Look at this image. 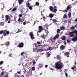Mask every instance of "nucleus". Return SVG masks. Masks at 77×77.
I'll use <instances>...</instances> for the list:
<instances>
[{"label":"nucleus","mask_w":77,"mask_h":77,"mask_svg":"<svg viewBox=\"0 0 77 77\" xmlns=\"http://www.w3.org/2000/svg\"><path fill=\"white\" fill-rule=\"evenodd\" d=\"M63 12H68V10H67V9H66V10H64L63 11Z\"/></svg>","instance_id":"79ce46f5"},{"label":"nucleus","mask_w":77,"mask_h":77,"mask_svg":"<svg viewBox=\"0 0 77 77\" xmlns=\"http://www.w3.org/2000/svg\"><path fill=\"white\" fill-rule=\"evenodd\" d=\"M56 57H57V59H58V60H60V59H61L60 56L59 55H57V56Z\"/></svg>","instance_id":"dca6fc26"},{"label":"nucleus","mask_w":77,"mask_h":77,"mask_svg":"<svg viewBox=\"0 0 77 77\" xmlns=\"http://www.w3.org/2000/svg\"><path fill=\"white\" fill-rule=\"evenodd\" d=\"M3 63V61H1L0 62V65H2Z\"/></svg>","instance_id":"a19ab883"},{"label":"nucleus","mask_w":77,"mask_h":77,"mask_svg":"<svg viewBox=\"0 0 77 77\" xmlns=\"http://www.w3.org/2000/svg\"><path fill=\"white\" fill-rule=\"evenodd\" d=\"M30 36V38L32 39H34V37H33V34L32 32H31L30 34H29Z\"/></svg>","instance_id":"0eeeda50"},{"label":"nucleus","mask_w":77,"mask_h":77,"mask_svg":"<svg viewBox=\"0 0 77 77\" xmlns=\"http://www.w3.org/2000/svg\"><path fill=\"white\" fill-rule=\"evenodd\" d=\"M50 56V54L48 53L47 54V57H49Z\"/></svg>","instance_id":"c03bdc74"},{"label":"nucleus","mask_w":77,"mask_h":77,"mask_svg":"<svg viewBox=\"0 0 77 77\" xmlns=\"http://www.w3.org/2000/svg\"><path fill=\"white\" fill-rule=\"evenodd\" d=\"M48 25H45V26H44V27H47V26H48Z\"/></svg>","instance_id":"0e129e2a"},{"label":"nucleus","mask_w":77,"mask_h":77,"mask_svg":"<svg viewBox=\"0 0 77 77\" xmlns=\"http://www.w3.org/2000/svg\"><path fill=\"white\" fill-rule=\"evenodd\" d=\"M6 34H7V35H9V31H7Z\"/></svg>","instance_id":"ea45409f"},{"label":"nucleus","mask_w":77,"mask_h":77,"mask_svg":"<svg viewBox=\"0 0 77 77\" xmlns=\"http://www.w3.org/2000/svg\"><path fill=\"white\" fill-rule=\"evenodd\" d=\"M32 8H33V7L32 6H30L28 8H29V9H30V10H32V9H33Z\"/></svg>","instance_id":"2f4dec72"},{"label":"nucleus","mask_w":77,"mask_h":77,"mask_svg":"<svg viewBox=\"0 0 77 77\" xmlns=\"http://www.w3.org/2000/svg\"><path fill=\"white\" fill-rule=\"evenodd\" d=\"M26 7L27 8H29L30 6V4L29 3V2H28L26 3Z\"/></svg>","instance_id":"f3484780"},{"label":"nucleus","mask_w":77,"mask_h":77,"mask_svg":"<svg viewBox=\"0 0 77 77\" xmlns=\"http://www.w3.org/2000/svg\"><path fill=\"white\" fill-rule=\"evenodd\" d=\"M59 34L56 35L54 37L53 39L54 40H56V38H59Z\"/></svg>","instance_id":"9d476101"},{"label":"nucleus","mask_w":77,"mask_h":77,"mask_svg":"<svg viewBox=\"0 0 77 77\" xmlns=\"http://www.w3.org/2000/svg\"><path fill=\"white\" fill-rule=\"evenodd\" d=\"M53 49V48L48 47L47 48L48 50H52Z\"/></svg>","instance_id":"393cba45"},{"label":"nucleus","mask_w":77,"mask_h":77,"mask_svg":"<svg viewBox=\"0 0 77 77\" xmlns=\"http://www.w3.org/2000/svg\"><path fill=\"white\" fill-rule=\"evenodd\" d=\"M17 73H18V74H21V72L18 71L17 72Z\"/></svg>","instance_id":"680f3d73"},{"label":"nucleus","mask_w":77,"mask_h":77,"mask_svg":"<svg viewBox=\"0 0 77 77\" xmlns=\"http://www.w3.org/2000/svg\"><path fill=\"white\" fill-rule=\"evenodd\" d=\"M64 45H66V42L64 41Z\"/></svg>","instance_id":"603ef678"},{"label":"nucleus","mask_w":77,"mask_h":77,"mask_svg":"<svg viewBox=\"0 0 77 77\" xmlns=\"http://www.w3.org/2000/svg\"><path fill=\"white\" fill-rule=\"evenodd\" d=\"M74 63H75V65H76V64H77V63L76 62V61H75Z\"/></svg>","instance_id":"338daca9"},{"label":"nucleus","mask_w":77,"mask_h":77,"mask_svg":"<svg viewBox=\"0 0 77 77\" xmlns=\"http://www.w3.org/2000/svg\"><path fill=\"white\" fill-rule=\"evenodd\" d=\"M67 42L68 44H69V43H70V42H71V40H70L69 39H67Z\"/></svg>","instance_id":"bb28decb"},{"label":"nucleus","mask_w":77,"mask_h":77,"mask_svg":"<svg viewBox=\"0 0 77 77\" xmlns=\"http://www.w3.org/2000/svg\"><path fill=\"white\" fill-rule=\"evenodd\" d=\"M49 17H50V18H51L50 20H51V18L54 17V14H50L49 15Z\"/></svg>","instance_id":"9b49d317"},{"label":"nucleus","mask_w":77,"mask_h":77,"mask_svg":"<svg viewBox=\"0 0 77 77\" xmlns=\"http://www.w3.org/2000/svg\"><path fill=\"white\" fill-rule=\"evenodd\" d=\"M2 33H3V30H1L0 31V34L2 35Z\"/></svg>","instance_id":"e433bc0d"},{"label":"nucleus","mask_w":77,"mask_h":77,"mask_svg":"<svg viewBox=\"0 0 77 77\" xmlns=\"http://www.w3.org/2000/svg\"><path fill=\"white\" fill-rule=\"evenodd\" d=\"M10 42L9 41L5 42V45H6V46H9L10 45Z\"/></svg>","instance_id":"1a4fd4ad"},{"label":"nucleus","mask_w":77,"mask_h":77,"mask_svg":"<svg viewBox=\"0 0 77 77\" xmlns=\"http://www.w3.org/2000/svg\"><path fill=\"white\" fill-rule=\"evenodd\" d=\"M68 17L69 18H71V13L69 14Z\"/></svg>","instance_id":"c85d7f7f"},{"label":"nucleus","mask_w":77,"mask_h":77,"mask_svg":"<svg viewBox=\"0 0 77 77\" xmlns=\"http://www.w3.org/2000/svg\"><path fill=\"white\" fill-rule=\"evenodd\" d=\"M64 23H67V20H64Z\"/></svg>","instance_id":"774afa93"},{"label":"nucleus","mask_w":77,"mask_h":77,"mask_svg":"<svg viewBox=\"0 0 77 77\" xmlns=\"http://www.w3.org/2000/svg\"><path fill=\"white\" fill-rule=\"evenodd\" d=\"M74 29H75V27H74V26H72L71 27V29H72V30H74Z\"/></svg>","instance_id":"37998d69"},{"label":"nucleus","mask_w":77,"mask_h":77,"mask_svg":"<svg viewBox=\"0 0 77 77\" xmlns=\"http://www.w3.org/2000/svg\"><path fill=\"white\" fill-rule=\"evenodd\" d=\"M31 69L32 70V71H34V70H35V67H32V68Z\"/></svg>","instance_id":"f704fd0d"},{"label":"nucleus","mask_w":77,"mask_h":77,"mask_svg":"<svg viewBox=\"0 0 77 77\" xmlns=\"http://www.w3.org/2000/svg\"><path fill=\"white\" fill-rule=\"evenodd\" d=\"M39 3L38 2H35V6H39Z\"/></svg>","instance_id":"5701e85b"},{"label":"nucleus","mask_w":77,"mask_h":77,"mask_svg":"<svg viewBox=\"0 0 77 77\" xmlns=\"http://www.w3.org/2000/svg\"><path fill=\"white\" fill-rule=\"evenodd\" d=\"M5 21H8V20L9 19V15H6L5 16Z\"/></svg>","instance_id":"6e6552de"},{"label":"nucleus","mask_w":77,"mask_h":77,"mask_svg":"<svg viewBox=\"0 0 77 77\" xmlns=\"http://www.w3.org/2000/svg\"><path fill=\"white\" fill-rule=\"evenodd\" d=\"M75 67V66H74V67H72L71 68L72 69L74 70V68Z\"/></svg>","instance_id":"4c0bfd02"},{"label":"nucleus","mask_w":77,"mask_h":77,"mask_svg":"<svg viewBox=\"0 0 77 77\" xmlns=\"http://www.w3.org/2000/svg\"><path fill=\"white\" fill-rule=\"evenodd\" d=\"M41 46H42V45H38L37 47H41Z\"/></svg>","instance_id":"052dcab7"},{"label":"nucleus","mask_w":77,"mask_h":77,"mask_svg":"<svg viewBox=\"0 0 77 77\" xmlns=\"http://www.w3.org/2000/svg\"><path fill=\"white\" fill-rule=\"evenodd\" d=\"M65 27L63 26H62L60 27V30H64L65 29Z\"/></svg>","instance_id":"a211bd4d"},{"label":"nucleus","mask_w":77,"mask_h":77,"mask_svg":"<svg viewBox=\"0 0 77 77\" xmlns=\"http://www.w3.org/2000/svg\"><path fill=\"white\" fill-rule=\"evenodd\" d=\"M65 74L66 77H68V74H67V73H65Z\"/></svg>","instance_id":"13d9d810"},{"label":"nucleus","mask_w":77,"mask_h":77,"mask_svg":"<svg viewBox=\"0 0 77 77\" xmlns=\"http://www.w3.org/2000/svg\"><path fill=\"white\" fill-rule=\"evenodd\" d=\"M45 67L46 68H47V67H48V65H45Z\"/></svg>","instance_id":"6e6d98bb"},{"label":"nucleus","mask_w":77,"mask_h":77,"mask_svg":"<svg viewBox=\"0 0 77 77\" xmlns=\"http://www.w3.org/2000/svg\"><path fill=\"white\" fill-rule=\"evenodd\" d=\"M38 51H44V50H43L42 48L38 50Z\"/></svg>","instance_id":"cd10ccee"},{"label":"nucleus","mask_w":77,"mask_h":77,"mask_svg":"<svg viewBox=\"0 0 77 77\" xmlns=\"http://www.w3.org/2000/svg\"><path fill=\"white\" fill-rule=\"evenodd\" d=\"M4 74H5V73L4 72H1L0 73V77H3Z\"/></svg>","instance_id":"4468645a"},{"label":"nucleus","mask_w":77,"mask_h":77,"mask_svg":"<svg viewBox=\"0 0 77 77\" xmlns=\"http://www.w3.org/2000/svg\"><path fill=\"white\" fill-rule=\"evenodd\" d=\"M18 31L19 32H22V30H21V29H18Z\"/></svg>","instance_id":"de8ad7c7"},{"label":"nucleus","mask_w":77,"mask_h":77,"mask_svg":"<svg viewBox=\"0 0 77 77\" xmlns=\"http://www.w3.org/2000/svg\"><path fill=\"white\" fill-rule=\"evenodd\" d=\"M7 31V30L6 29L4 30H3V33H6V32Z\"/></svg>","instance_id":"c9c22d12"},{"label":"nucleus","mask_w":77,"mask_h":77,"mask_svg":"<svg viewBox=\"0 0 77 77\" xmlns=\"http://www.w3.org/2000/svg\"><path fill=\"white\" fill-rule=\"evenodd\" d=\"M49 9L51 11V12H53V9H54L53 7L50 6Z\"/></svg>","instance_id":"ddd939ff"},{"label":"nucleus","mask_w":77,"mask_h":77,"mask_svg":"<svg viewBox=\"0 0 77 77\" xmlns=\"http://www.w3.org/2000/svg\"><path fill=\"white\" fill-rule=\"evenodd\" d=\"M55 5L56 4L54 3H52V5H53V6H55Z\"/></svg>","instance_id":"bf43d9fd"},{"label":"nucleus","mask_w":77,"mask_h":77,"mask_svg":"<svg viewBox=\"0 0 77 77\" xmlns=\"http://www.w3.org/2000/svg\"><path fill=\"white\" fill-rule=\"evenodd\" d=\"M64 47H65V46L63 45H61L60 47V50H64L65 48H64Z\"/></svg>","instance_id":"f8f14e48"},{"label":"nucleus","mask_w":77,"mask_h":77,"mask_svg":"<svg viewBox=\"0 0 77 77\" xmlns=\"http://www.w3.org/2000/svg\"><path fill=\"white\" fill-rule=\"evenodd\" d=\"M57 11V9H55L53 10V12H56Z\"/></svg>","instance_id":"864d4df0"},{"label":"nucleus","mask_w":77,"mask_h":77,"mask_svg":"<svg viewBox=\"0 0 77 77\" xmlns=\"http://www.w3.org/2000/svg\"><path fill=\"white\" fill-rule=\"evenodd\" d=\"M60 30L59 29H58L57 30V33H60Z\"/></svg>","instance_id":"a878e982"},{"label":"nucleus","mask_w":77,"mask_h":77,"mask_svg":"<svg viewBox=\"0 0 77 77\" xmlns=\"http://www.w3.org/2000/svg\"><path fill=\"white\" fill-rule=\"evenodd\" d=\"M54 9H57V6H54Z\"/></svg>","instance_id":"09e8293b"},{"label":"nucleus","mask_w":77,"mask_h":77,"mask_svg":"<svg viewBox=\"0 0 77 77\" xmlns=\"http://www.w3.org/2000/svg\"><path fill=\"white\" fill-rule=\"evenodd\" d=\"M71 9V7L70 6L68 5L66 9L68 11V10H69Z\"/></svg>","instance_id":"aec40b11"},{"label":"nucleus","mask_w":77,"mask_h":77,"mask_svg":"<svg viewBox=\"0 0 77 77\" xmlns=\"http://www.w3.org/2000/svg\"><path fill=\"white\" fill-rule=\"evenodd\" d=\"M21 20V18L20 17H19L18 20V21L19 22L20 21V20Z\"/></svg>","instance_id":"5fc2aeb1"},{"label":"nucleus","mask_w":77,"mask_h":77,"mask_svg":"<svg viewBox=\"0 0 77 77\" xmlns=\"http://www.w3.org/2000/svg\"><path fill=\"white\" fill-rule=\"evenodd\" d=\"M16 10H17V8H15L12 10V11H13V12H14V11H16Z\"/></svg>","instance_id":"c756f323"},{"label":"nucleus","mask_w":77,"mask_h":77,"mask_svg":"<svg viewBox=\"0 0 77 77\" xmlns=\"http://www.w3.org/2000/svg\"><path fill=\"white\" fill-rule=\"evenodd\" d=\"M74 33H75V35L77 34V31L76 30H75L71 32H69V35H70V37H72L73 38L74 37L75 35Z\"/></svg>","instance_id":"f03ea898"},{"label":"nucleus","mask_w":77,"mask_h":77,"mask_svg":"<svg viewBox=\"0 0 77 77\" xmlns=\"http://www.w3.org/2000/svg\"><path fill=\"white\" fill-rule=\"evenodd\" d=\"M14 77H20V75H18V74H16V75L14 76Z\"/></svg>","instance_id":"58836bf2"},{"label":"nucleus","mask_w":77,"mask_h":77,"mask_svg":"<svg viewBox=\"0 0 77 77\" xmlns=\"http://www.w3.org/2000/svg\"><path fill=\"white\" fill-rule=\"evenodd\" d=\"M11 56H12V54H11L9 55V57H11Z\"/></svg>","instance_id":"69168bd1"},{"label":"nucleus","mask_w":77,"mask_h":77,"mask_svg":"<svg viewBox=\"0 0 77 77\" xmlns=\"http://www.w3.org/2000/svg\"><path fill=\"white\" fill-rule=\"evenodd\" d=\"M23 25H26V22H23Z\"/></svg>","instance_id":"4d7b16f0"},{"label":"nucleus","mask_w":77,"mask_h":77,"mask_svg":"<svg viewBox=\"0 0 77 77\" xmlns=\"http://www.w3.org/2000/svg\"><path fill=\"white\" fill-rule=\"evenodd\" d=\"M26 52H22L20 54L21 55V56H24V54H26Z\"/></svg>","instance_id":"b1692460"},{"label":"nucleus","mask_w":77,"mask_h":77,"mask_svg":"<svg viewBox=\"0 0 77 77\" xmlns=\"http://www.w3.org/2000/svg\"><path fill=\"white\" fill-rule=\"evenodd\" d=\"M41 37L42 38H45V35L44 34H43L41 36Z\"/></svg>","instance_id":"412c9836"},{"label":"nucleus","mask_w":77,"mask_h":77,"mask_svg":"<svg viewBox=\"0 0 77 77\" xmlns=\"http://www.w3.org/2000/svg\"><path fill=\"white\" fill-rule=\"evenodd\" d=\"M72 41H73V42H75L77 41V34L75 35V37L73 38L72 39Z\"/></svg>","instance_id":"7ed1b4c3"},{"label":"nucleus","mask_w":77,"mask_h":77,"mask_svg":"<svg viewBox=\"0 0 77 77\" xmlns=\"http://www.w3.org/2000/svg\"><path fill=\"white\" fill-rule=\"evenodd\" d=\"M38 33H40V32H42V30H43L44 29H43V28L41 26H38Z\"/></svg>","instance_id":"39448f33"},{"label":"nucleus","mask_w":77,"mask_h":77,"mask_svg":"<svg viewBox=\"0 0 77 77\" xmlns=\"http://www.w3.org/2000/svg\"><path fill=\"white\" fill-rule=\"evenodd\" d=\"M38 66L39 68H41L43 67V64H42L39 63Z\"/></svg>","instance_id":"2eb2a0df"},{"label":"nucleus","mask_w":77,"mask_h":77,"mask_svg":"<svg viewBox=\"0 0 77 77\" xmlns=\"http://www.w3.org/2000/svg\"><path fill=\"white\" fill-rule=\"evenodd\" d=\"M17 47H18L19 48H23L24 47V43L23 42L20 43Z\"/></svg>","instance_id":"20e7f679"},{"label":"nucleus","mask_w":77,"mask_h":77,"mask_svg":"<svg viewBox=\"0 0 77 77\" xmlns=\"http://www.w3.org/2000/svg\"><path fill=\"white\" fill-rule=\"evenodd\" d=\"M37 43L38 44H42V43H40L39 42H37Z\"/></svg>","instance_id":"a18cd8bd"},{"label":"nucleus","mask_w":77,"mask_h":77,"mask_svg":"<svg viewBox=\"0 0 77 77\" xmlns=\"http://www.w3.org/2000/svg\"><path fill=\"white\" fill-rule=\"evenodd\" d=\"M42 20V19H43V20H45V17L44 16H43V18H42L41 19Z\"/></svg>","instance_id":"72a5a7b5"},{"label":"nucleus","mask_w":77,"mask_h":77,"mask_svg":"<svg viewBox=\"0 0 77 77\" xmlns=\"http://www.w3.org/2000/svg\"><path fill=\"white\" fill-rule=\"evenodd\" d=\"M33 65H35V64L36 63V62L35 61H33L32 62Z\"/></svg>","instance_id":"3c124183"},{"label":"nucleus","mask_w":77,"mask_h":77,"mask_svg":"<svg viewBox=\"0 0 77 77\" xmlns=\"http://www.w3.org/2000/svg\"><path fill=\"white\" fill-rule=\"evenodd\" d=\"M64 55L65 56H66L67 57H69V53L68 52H65Z\"/></svg>","instance_id":"423d86ee"},{"label":"nucleus","mask_w":77,"mask_h":77,"mask_svg":"<svg viewBox=\"0 0 77 77\" xmlns=\"http://www.w3.org/2000/svg\"><path fill=\"white\" fill-rule=\"evenodd\" d=\"M19 16L20 18H21V17H23V15H22V14H21L19 15Z\"/></svg>","instance_id":"49530a36"},{"label":"nucleus","mask_w":77,"mask_h":77,"mask_svg":"<svg viewBox=\"0 0 77 77\" xmlns=\"http://www.w3.org/2000/svg\"><path fill=\"white\" fill-rule=\"evenodd\" d=\"M52 21L53 22V23H54V22H58V21H57V20H56V19H53Z\"/></svg>","instance_id":"7c9ffc66"},{"label":"nucleus","mask_w":77,"mask_h":77,"mask_svg":"<svg viewBox=\"0 0 77 77\" xmlns=\"http://www.w3.org/2000/svg\"><path fill=\"white\" fill-rule=\"evenodd\" d=\"M61 39L62 40H65L66 39V37H65V36H63L61 37Z\"/></svg>","instance_id":"6ab92c4d"},{"label":"nucleus","mask_w":77,"mask_h":77,"mask_svg":"<svg viewBox=\"0 0 77 77\" xmlns=\"http://www.w3.org/2000/svg\"><path fill=\"white\" fill-rule=\"evenodd\" d=\"M63 64L61 62L59 61L55 64V66L57 69H60L63 68Z\"/></svg>","instance_id":"f257e3e1"},{"label":"nucleus","mask_w":77,"mask_h":77,"mask_svg":"<svg viewBox=\"0 0 77 77\" xmlns=\"http://www.w3.org/2000/svg\"><path fill=\"white\" fill-rule=\"evenodd\" d=\"M33 44L34 45L35 47H36V48H37V47H38V45L36 43H34Z\"/></svg>","instance_id":"473e14b6"},{"label":"nucleus","mask_w":77,"mask_h":77,"mask_svg":"<svg viewBox=\"0 0 77 77\" xmlns=\"http://www.w3.org/2000/svg\"><path fill=\"white\" fill-rule=\"evenodd\" d=\"M3 35L4 36H6V35H7V34L6 33H3Z\"/></svg>","instance_id":"8fccbe9b"},{"label":"nucleus","mask_w":77,"mask_h":77,"mask_svg":"<svg viewBox=\"0 0 77 77\" xmlns=\"http://www.w3.org/2000/svg\"><path fill=\"white\" fill-rule=\"evenodd\" d=\"M16 18H17V16H15L14 17V20H16Z\"/></svg>","instance_id":"e2e57ef3"},{"label":"nucleus","mask_w":77,"mask_h":77,"mask_svg":"<svg viewBox=\"0 0 77 77\" xmlns=\"http://www.w3.org/2000/svg\"><path fill=\"white\" fill-rule=\"evenodd\" d=\"M67 18V15H66V14H64L63 17V18Z\"/></svg>","instance_id":"4be33fe9"}]
</instances>
